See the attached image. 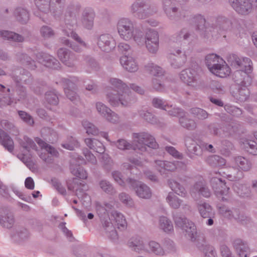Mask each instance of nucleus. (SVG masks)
Segmentation results:
<instances>
[{
    "mask_svg": "<svg viewBox=\"0 0 257 257\" xmlns=\"http://www.w3.org/2000/svg\"><path fill=\"white\" fill-rule=\"evenodd\" d=\"M163 249L168 252L175 251V246L174 242L170 239H166L163 244Z\"/></svg>",
    "mask_w": 257,
    "mask_h": 257,
    "instance_id": "nucleus-58",
    "label": "nucleus"
},
{
    "mask_svg": "<svg viewBox=\"0 0 257 257\" xmlns=\"http://www.w3.org/2000/svg\"><path fill=\"white\" fill-rule=\"evenodd\" d=\"M162 110H164L165 112H167L168 113L173 116L180 117L185 112L182 109L179 108H172V105H164L162 103Z\"/></svg>",
    "mask_w": 257,
    "mask_h": 257,
    "instance_id": "nucleus-38",
    "label": "nucleus"
},
{
    "mask_svg": "<svg viewBox=\"0 0 257 257\" xmlns=\"http://www.w3.org/2000/svg\"><path fill=\"white\" fill-rule=\"evenodd\" d=\"M118 32L120 37L125 40H130L133 36V24L127 19H121L117 25Z\"/></svg>",
    "mask_w": 257,
    "mask_h": 257,
    "instance_id": "nucleus-12",
    "label": "nucleus"
},
{
    "mask_svg": "<svg viewBox=\"0 0 257 257\" xmlns=\"http://www.w3.org/2000/svg\"><path fill=\"white\" fill-rule=\"evenodd\" d=\"M217 209L219 213L223 217L232 220L236 216L238 209L235 208H229L220 203H217L216 205Z\"/></svg>",
    "mask_w": 257,
    "mask_h": 257,
    "instance_id": "nucleus-20",
    "label": "nucleus"
},
{
    "mask_svg": "<svg viewBox=\"0 0 257 257\" xmlns=\"http://www.w3.org/2000/svg\"><path fill=\"white\" fill-rule=\"evenodd\" d=\"M14 222L13 216L12 215H7L3 216H0V223L4 227L10 228Z\"/></svg>",
    "mask_w": 257,
    "mask_h": 257,
    "instance_id": "nucleus-49",
    "label": "nucleus"
},
{
    "mask_svg": "<svg viewBox=\"0 0 257 257\" xmlns=\"http://www.w3.org/2000/svg\"><path fill=\"white\" fill-rule=\"evenodd\" d=\"M136 184V191L138 196L142 198H149L151 196V192L150 188L146 185L135 182Z\"/></svg>",
    "mask_w": 257,
    "mask_h": 257,
    "instance_id": "nucleus-32",
    "label": "nucleus"
},
{
    "mask_svg": "<svg viewBox=\"0 0 257 257\" xmlns=\"http://www.w3.org/2000/svg\"><path fill=\"white\" fill-rule=\"evenodd\" d=\"M183 4H176L172 0H163V10L169 20L178 22L187 17L189 12Z\"/></svg>",
    "mask_w": 257,
    "mask_h": 257,
    "instance_id": "nucleus-4",
    "label": "nucleus"
},
{
    "mask_svg": "<svg viewBox=\"0 0 257 257\" xmlns=\"http://www.w3.org/2000/svg\"><path fill=\"white\" fill-rule=\"evenodd\" d=\"M147 69L150 74L152 75V84L153 88L156 90H159L161 88V80L160 74V67L154 64H151L147 66Z\"/></svg>",
    "mask_w": 257,
    "mask_h": 257,
    "instance_id": "nucleus-22",
    "label": "nucleus"
},
{
    "mask_svg": "<svg viewBox=\"0 0 257 257\" xmlns=\"http://www.w3.org/2000/svg\"><path fill=\"white\" fill-rule=\"evenodd\" d=\"M173 219L176 227L181 228L186 238L195 241L197 237V229L194 223L189 221L185 216L176 212L173 214Z\"/></svg>",
    "mask_w": 257,
    "mask_h": 257,
    "instance_id": "nucleus-5",
    "label": "nucleus"
},
{
    "mask_svg": "<svg viewBox=\"0 0 257 257\" xmlns=\"http://www.w3.org/2000/svg\"><path fill=\"white\" fill-rule=\"evenodd\" d=\"M83 154L85 157L86 160L91 163L94 164L96 162L95 157L90 152L89 150L87 149L84 150L83 151Z\"/></svg>",
    "mask_w": 257,
    "mask_h": 257,
    "instance_id": "nucleus-64",
    "label": "nucleus"
},
{
    "mask_svg": "<svg viewBox=\"0 0 257 257\" xmlns=\"http://www.w3.org/2000/svg\"><path fill=\"white\" fill-rule=\"evenodd\" d=\"M35 141L41 148L42 152L39 154V156L44 161L49 162L51 160L49 155L51 156H57L58 155V152L54 148L47 144L40 138H36Z\"/></svg>",
    "mask_w": 257,
    "mask_h": 257,
    "instance_id": "nucleus-14",
    "label": "nucleus"
},
{
    "mask_svg": "<svg viewBox=\"0 0 257 257\" xmlns=\"http://www.w3.org/2000/svg\"><path fill=\"white\" fill-rule=\"evenodd\" d=\"M171 66L175 69L182 67L186 63L187 56L185 52L180 49L175 50L173 53H171L169 57Z\"/></svg>",
    "mask_w": 257,
    "mask_h": 257,
    "instance_id": "nucleus-13",
    "label": "nucleus"
},
{
    "mask_svg": "<svg viewBox=\"0 0 257 257\" xmlns=\"http://www.w3.org/2000/svg\"><path fill=\"white\" fill-rule=\"evenodd\" d=\"M85 142L88 147L98 153L101 154L104 152L103 144L97 140L86 139L85 140Z\"/></svg>",
    "mask_w": 257,
    "mask_h": 257,
    "instance_id": "nucleus-34",
    "label": "nucleus"
},
{
    "mask_svg": "<svg viewBox=\"0 0 257 257\" xmlns=\"http://www.w3.org/2000/svg\"><path fill=\"white\" fill-rule=\"evenodd\" d=\"M112 91L107 94V99L110 104L113 106H117L120 103L126 106L130 101L129 88L125 84L117 79L112 78L110 80Z\"/></svg>",
    "mask_w": 257,
    "mask_h": 257,
    "instance_id": "nucleus-2",
    "label": "nucleus"
},
{
    "mask_svg": "<svg viewBox=\"0 0 257 257\" xmlns=\"http://www.w3.org/2000/svg\"><path fill=\"white\" fill-rule=\"evenodd\" d=\"M165 150L171 155L174 157L182 159H183V155L177 151L175 148L172 146H167L165 147Z\"/></svg>",
    "mask_w": 257,
    "mask_h": 257,
    "instance_id": "nucleus-60",
    "label": "nucleus"
},
{
    "mask_svg": "<svg viewBox=\"0 0 257 257\" xmlns=\"http://www.w3.org/2000/svg\"><path fill=\"white\" fill-rule=\"evenodd\" d=\"M234 161L235 165L241 171L248 172L251 170L252 167V164L250 160L242 157L237 156L234 158Z\"/></svg>",
    "mask_w": 257,
    "mask_h": 257,
    "instance_id": "nucleus-27",
    "label": "nucleus"
},
{
    "mask_svg": "<svg viewBox=\"0 0 257 257\" xmlns=\"http://www.w3.org/2000/svg\"><path fill=\"white\" fill-rule=\"evenodd\" d=\"M19 114L21 118L26 122L31 125L34 123V120L32 117L25 111H19Z\"/></svg>",
    "mask_w": 257,
    "mask_h": 257,
    "instance_id": "nucleus-62",
    "label": "nucleus"
},
{
    "mask_svg": "<svg viewBox=\"0 0 257 257\" xmlns=\"http://www.w3.org/2000/svg\"><path fill=\"white\" fill-rule=\"evenodd\" d=\"M166 201L170 206L174 209H178L183 202L182 200L179 199L172 192L168 193L166 197Z\"/></svg>",
    "mask_w": 257,
    "mask_h": 257,
    "instance_id": "nucleus-41",
    "label": "nucleus"
},
{
    "mask_svg": "<svg viewBox=\"0 0 257 257\" xmlns=\"http://www.w3.org/2000/svg\"><path fill=\"white\" fill-rule=\"evenodd\" d=\"M180 79L190 86H194L196 83V72L193 69H186L180 73Z\"/></svg>",
    "mask_w": 257,
    "mask_h": 257,
    "instance_id": "nucleus-19",
    "label": "nucleus"
},
{
    "mask_svg": "<svg viewBox=\"0 0 257 257\" xmlns=\"http://www.w3.org/2000/svg\"><path fill=\"white\" fill-rule=\"evenodd\" d=\"M16 14L18 15L17 17H19L20 18H17L19 21L26 22L29 20V16L28 12L24 9H18L16 10Z\"/></svg>",
    "mask_w": 257,
    "mask_h": 257,
    "instance_id": "nucleus-56",
    "label": "nucleus"
},
{
    "mask_svg": "<svg viewBox=\"0 0 257 257\" xmlns=\"http://www.w3.org/2000/svg\"><path fill=\"white\" fill-rule=\"evenodd\" d=\"M204 257H216V253L212 246L205 245L203 249Z\"/></svg>",
    "mask_w": 257,
    "mask_h": 257,
    "instance_id": "nucleus-57",
    "label": "nucleus"
},
{
    "mask_svg": "<svg viewBox=\"0 0 257 257\" xmlns=\"http://www.w3.org/2000/svg\"><path fill=\"white\" fill-rule=\"evenodd\" d=\"M227 61L232 68L236 69L250 70L252 69V62L248 58H241L235 54H230L227 56Z\"/></svg>",
    "mask_w": 257,
    "mask_h": 257,
    "instance_id": "nucleus-10",
    "label": "nucleus"
},
{
    "mask_svg": "<svg viewBox=\"0 0 257 257\" xmlns=\"http://www.w3.org/2000/svg\"><path fill=\"white\" fill-rule=\"evenodd\" d=\"M146 47L152 53H155L159 48V35L156 31H150L147 34Z\"/></svg>",
    "mask_w": 257,
    "mask_h": 257,
    "instance_id": "nucleus-18",
    "label": "nucleus"
},
{
    "mask_svg": "<svg viewBox=\"0 0 257 257\" xmlns=\"http://www.w3.org/2000/svg\"><path fill=\"white\" fill-rule=\"evenodd\" d=\"M224 177L231 181H237L241 180L244 177V174L237 167H229L223 172Z\"/></svg>",
    "mask_w": 257,
    "mask_h": 257,
    "instance_id": "nucleus-24",
    "label": "nucleus"
},
{
    "mask_svg": "<svg viewBox=\"0 0 257 257\" xmlns=\"http://www.w3.org/2000/svg\"><path fill=\"white\" fill-rule=\"evenodd\" d=\"M185 145L187 155L190 158L194 159L195 156H199L202 155V145H198L194 140L190 138L187 139L185 141Z\"/></svg>",
    "mask_w": 257,
    "mask_h": 257,
    "instance_id": "nucleus-15",
    "label": "nucleus"
},
{
    "mask_svg": "<svg viewBox=\"0 0 257 257\" xmlns=\"http://www.w3.org/2000/svg\"><path fill=\"white\" fill-rule=\"evenodd\" d=\"M94 16L93 12L91 10L84 12L82 23L88 29H91L93 26Z\"/></svg>",
    "mask_w": 257,
    "mask_h": 257,
    "instance_id": "nucleus-42",
    "label": "nucleus"
},
{
    "mask_svg": "<svg viewBox=\"0 0 257 257\" xmlns=\"http://www.w3.org/2000/svg\"><path fill=\"white\" fill-rule=\"evenodd\" d=\"M232 8L239 14L246 15L257 7V0H228Z\"/></svg>",
    "mask_w": 257,
    "mask_h": 257,
    "instance_id": "nucleus-7",
    "label": "nucleus"
},
{
    "mask_svg": "<svg viewBox=\"0 0 257 257\" xmlns=\"http://www.w3.org/2000/svg\"><path fill=\"white\" fill-rule=\"evenodd\" d=\"M197 208L200 215L203 218H206L214 215L211 206L207 203L204 202L198 204Z\"/></svg>",
    "mask_w": 257,
    "mask_h": 257,
    "instance_id": "nucleus-31",
    "label": "nucleus"
},
{
    "mask_svg": "<svg viewBox=\"0 0 257 257\" xmlns=\"http://www.w3.org/2000/svg\"><path fill=\"white\" fill-rule=\"evenodd\" d=\"M37 57L38 62L47 67L53 69H57L59 67V62L52 56L46 54L42 55L41 54H39Z\"/></svg>",
    "mask_w": 257,
    "mask_h": 257,
    "instance_id": "nucleus-26",
    "label": "nucleus"
},
{
    "mask_svg": "<svg viewBox=\"0 0 257 257\" xmlns=\"http://www.w3.org/2000/svg\"><path fill=\"white\" fill-rule=\"evenodd\" d=\"M191 21L194 24L196 29L202 37L206 39L210 38L211 22L206 23L204 17L201 14L193 15Z\"/></svg>",
    "mask_w": 257,
    "mask_h": 257,
    "instance_id": "nucleus-9",
    "label": "nucleus"
},
{
    "mask_svg": "<svg viewBox=\"0 0 257 257\" xmlns=\"http://www.w3.org/2000/svg\"><path fill=\"white\" fill-rule=\"evenodd\" d=\"M205 183L203 181L196 182L190 189V194L194 199H197L204 188Z\"/></svg>",
    "mask_w": 257,
    "mask_h": 257,
    "instance_id": "nucleus-39",
    "label": "nucleus"
},
{
    "mask_svg": "<svg viewBox=\"0 0 257 257\" xmlns=\"http://www.w3.org/2000/svg\"><path fill=\"white\" fill-rule=\"evenodd\" d=\"M134 145H130L125 140L121 139L117 142V147L120 150H134L137 149L141 153L146 151L147 146L155 149L158 147L154 138L146 133L135 134L134 135Z\"/></svg>",
    "mask_w": 257,
    "mask_h": 257,
    "instance_id": "nucleus-1",
    "label": "nucleus"
},
{
    "mask_svg": "<svg viewBox=\"0 0 257 257\" xmlns=\"http://www.w3.org/2000/svg\"><path fill=\"white\" fill-rule=\"evenodd\" d=\"M120 62L123 67L130 72H134L137 70V65L133 58L127 56L121 57Z\"/></svg>",
    "mask_w": 257,
    "mask_h": 257,
    "instance_id": "nucleus-29",
    "label": "nucleus"
},
{
    "mask_svg": "<svg viewBox=\"0 0 257 257\" xmlns=\"http://www.w3.org/2000/svg\"><path fill=\"white\" fill-rule=\"evenodd\" d=\"M232 245L239 257H248L250 248L246 241L236 238L233 241Z\"/></svg>",
    "mask_w": 257,
    "mask_h": 257,
    "instance_id": "nucleus-16",
    "label": "nucleus"
},
{
    "mask_svg": "<svg viewBox=\"0 0 257 257\" xmlns=\"http://www.w3.org/2000/svg\"><path fill=\"white\" fill-rule=\"evenodd\" d=\"M69 143L64 144L62 146L63 148L69 150H73L78 146V142L72 137L70 138Z\"/></svg>",
    "mask_w": 257,
    "mask_h": 257,
    "instance_id": "nucleus-63",
    "label": "nucleus"
},
{
    "mask_svg": "<svg viewBox=\"0 0 257 257\" xmlns=\"http://www.w3.org/2000/svg\"><path fill=\"white\" fill-rule=\"evenodd\" d=\"M246 151L252 155H257V143L253 141L247 142L244 144Z\"/></svg>",
    "mask_w": 257,
    "mask_h": 257,
    "instance_id": "nucleus-52",
    "label": "nucleus"
},
{
    "mask_svg": "<svg viewBox=\"0 0 257 257\" xmlns=\"http://www.w3.org/2000/svg\"><path fill=\"white\" fill-rule=\"evenodd\" d=\"M23 147L28 151H30V149L35 150L36 145L34 142L28 137L24 138V141L22 144Z\"/></svg>",
    "mask_w": 257,
    "mask_h": 257,
    "instance_id": "nucleus-59",
    "label": "nucleus"
},
{
    "mask_svg": "<svg viewBox=\"0 0 257 257\" xmlns=\"http://www.w3.org/2000/svg\"><path fill=\"white\" fill-rule=\"evenodd\" d=\"M162 229L168 233H172L174 230L171 221L166 216H162Z\"/></svg>",
    "mask_w": 257,
    "mask_h": 257,
    "instance_id": "nucleus-48",
    "label": "nucleus"
},
{
    "mask_svg": "<svg viewBox=\"0 0 257 257\" xmlns=\"http://www.w3.org/2000/svg\"><path fill=\"white\" fill-rule=\"evenodd\" d=\"M169 187L177 195L185 197L187 195V192L184 187L179 182L174 179H169L168 182Z\"/></svg>",
    "mask_w": 257,
    "mask_h": 257,
    "instance_id": "nucleus-28",
    "label": "nucleus"
},
{
    "mask_svg": "<svg viewBox=\"0 0 257 257\" xmlns=\"http://www.w3.org/2000/svg\"><path fill=\"white\" fill-rule=\"evenodd\" d=\"M67 84L68 85V87L64 88L65 93H66L67 96L71 101H73L74 100H75L76 98L77 95L76 94V93L73 90H70L69 87L73 88L74 84L71 81H69V80L68 81V82Z\"/></svg>",
    "mask_w": 257,
    "mask_h": 257,
    "instance_id": "nucleus-55",
    "label": "nucleus"
},
{
    "mask_svg": "<svg viewBox=\"0 0 257 257\" xmlns=\"http://www.w3.org/2000/svg\"><path fill=\"white\" fill-rule=\"evenodd\" d=\"M0 140L4 147L9 152H12L14 149L13 141L11 138L2 130L0 131Z\"/></svg>",
    "mask_w": 257,
    "mask_h": 257,
    "instance_id": "nucleus-37",
    "label": "nucleus"
},
{
    "mask_svg": "<svg viewBox=\"0 0 257 257\" xmlns=\"http://www.w3.org/2000/svg\"><path fill=\"white\" fill-rule=\"evenodd\" d=\"M231 21L224 16H218L214 18L211 23L210 29V37L218 38L221 35H224L231 27Z\"/></svg>",
    "mask_w": 257,
    "mask_h": 257,
    "instance_id": "nucleus-6",
    "label": "nucleus"
},
{
    "mask_svg": "<svg viewBox=\"0 0 257 257\" xmlns=\"http://www.w3.org/2000/svg\"><path fill=\"white\" fill-rule=\"evenodd\" d=\"M232 189L234 192L240 197L247 198L251 195V191L249 186L246 184L236 182L233 184Z\"/></svg>",
    "mask_w": 257,
    "mask_h": 257,
    "instance_id": "nucleus-25",
    "label": "nucleus"
},
{
    "mask_svg": "<svg viewBox=\"0 0 257 257\" xmlns=\"http://www.w3.org/2000/svg\"><path fill=\"white\" fill-rule=\"evenodd\" d=\"M96 106L98 112L105 116L109 122L116 123L118 121V115L114 112H111V110L103 104L98 102L96 103Z\"/></svg>",
    "mask_w": 257,
    "mask_h": 257,
    "instance_id": "nucleus-17",
    "label": "nucleus"
},
{
    "mask_svg": "<svg viewBox=\"0 0 257 257\" xmlns=\"http://www.w3.org/2000/svg\"><path fill=\"white\" fill-rule=\"evenodd\" d=\"M247 86H242L238 88V92L236 94V98L240 102L246 101L249 97V91Z\"/></svg>",
    "mask_w": 257,
    "mask_h": 257,
    "instance_id": "nucleus-45",
    "label": "nucleus"
},
{
    "mask_svg": "<svg viewBox=\"0 0 257 257\" xmlns=\"http://www.w3.org/2000/svg\"><path fill=\"white\" fill-rule=\"evenodd\" d=\"M208 128L211 134L220 137H223L229 135V132L232 126L230 124H227L222 127L219 124L212 123L208 126Z\"/></svg>",
    "mask_w": 257,
    "mask_h": 257,
    "instance_id": "nucleus-21",
    "label": "nucleus"
},
{
    "mask_svg": "<svg viewBox=\"0 0 257 257\" xmlns=\"http://www.w3.org/2000/svg\"><path fill=\"white\" fill-rule=\"evenodd\" d=\"M82 125L88 135H96L98 134L97 128L90 122L85 120L82 122Z\"/></svg>",
    "mask_w": 257,
    "mask_h": 257,
    "instance_id": "nucleus-51",
    "label": "nucleus"
},
{
    "mask_svg": "<svg viewBox=\"0 0 257 257\" xmlns=\"http://www.w3.org/2000/svg\"><path fill=\"white\" fill-rule=\"evenodd\" d=\"M115 221L114 225L118 229H124L126 227V222L123 215L116 212H114L111 215V220Z\"/></svg>",
    "mask_w": 257,
    "mask_h": 257,
    "instance_id": "nucleus-36",
    "label": "nucleus"
},
{
    "mask_svg": "<svg viewBox=\"0 0 257 257\" xmlns=\"http://www.w3.org/2000/svg\"><path fill=\"white\" fill-rule=\"evenodd\" d=\"M224 109L228 113L235 116H239L242 114V110L235 106L226 104Z\"/></svg>",
    "mask_w": 257,
    "mask_h": 257,
    "instance_id": "nucleus-53",
    "label": "nucleus"
},
{
    "mask_svg": "<svg viewBox=\"0 0 257 257\" xmlns=\"http://www.w3.org/2000/svg\"><path fill=\"white\" fill-rule=\"evenodd\" d=\"M205 64L209 71L219 77L224 78L230 73V68L219 56L209 54L205 57Z\"/></svg>",
    "mask_w": 257,
    "mask_h": 257,
    "instance_id": "nucleus-3",
    "label": "nucleus"
},
{
    "mask_svg": "<svg viewBox=\"0 0 257 257\" xmlns=\"http://www.w3.org/2000/svg\"><path fill=\"white\" fill-rule=\"evenodd\" d=\"M179 121L183 127L188 130H194L197 127L196 122L193 119L189 118L185 112L179 119Z\"/></svg>",
    "mask_w": 257,
    "mask_h": 257,
    "instance_id": "nucleus-30",
    "label": "nucleus"
},
{
    "mask_svg": "<svg viewBox=\"0 0 257 257\" xmlns=\"http://www.w3.org/2000/svg\"><path fill=\"white\" fill-rule=\"evenodd\" d=\"M234 220H236L237 222L242 224H247L250 221V218L247 216L243 213H241L239 210L238 209L237 213L236 216H234Z\"/></svg>",
    "mask_w": 257,
    "mask_h": 257,
    "instance_id": "nucleus-54",
    "label": "nucleus"
},
{
    "mask_svg": "<svg viewBox=\"0 0 257 257\" xmlns=\"http://www.w3.org/2000/svg\"><path fill=\"white\" fill-rule=\"evenodd\" d=\"M210 184L216 197L221 201H227L225 196L228 194L229 188L226 186V183L222 179L214 177L210 179Z\"/></svg>",
    "mask_w": 257,
    "mask_h": 257,
    "instance_id": "nucleus-8",
    "label": "nucleus"
},
{
    "mask_svg": "<svg viewBox=\"0 0 257 257\" xmlns=\"http://www.w3.org/2000/svg\"><path fill=\"white\" fill-rule=\"evenodd\" d=\"M58 56L61 61L65 65L68 66H71L72 58L70 57V54L66 49H59L58 52Z\"/></svg>",
    "mask_w": 257,
    "mask_h": 257,
    "instance_id": "nucleus-44",
    "label": "nucleus"
},
{
    "mask_svg": "<svg viewBox=\"0 0 257 257\" xmlns=\"http://www.w3.org/2000/svg\"><path fill=\"white\" fill-rule=\"evenodd\" d=\"M128 245L133 250L140 252L144 250V242L142 238L139 236L131 238L128 242Z\"/></svg>",
    "mask_w": 257,
    "mask_h": 257,
    "instance_id": "nucleus-33",
    "label": "nucleus"
},
{
    "mask_svg": "<svg viewBox=\"0 0 257 257\" xmlns=\"http://www.w3.org/2000/svg\"><path fill=\"white\" fill-rule=\"evenodd\" d=\"M206 161L208 164L213 167L221 166L225 164V159L218 155H212L208 157Z\"/></svg>",
    "mask_w": 257,
    "mask_h": 257,
    "instance_id": "nucleus-40",
    "label": "nucleus"
},
{
    "mask_svg": "<svg viewBox=\"0 0 257 257\" xmlns=\"http://www.w3.org/2000/svg\"><path fill=\"white\" fill-rule=\"evenodd\" d=\"M191 36V33L185 29H182L176 34V41L182 42V40L188 41Z\"/></svg>",
    "mask_w": 257,
    "mask_h": 257,
    "instance_id": "nucleus-50",
    "label": "nucleus"
},
{
    "mask_svg": "<svg viewBox=\"0 0 257 257\" xmlns=\"http://www.w3.org/2000/svg\"><path fill=\"white\" fill-rule=\"evenodd\" d=\"M0 36L5 39L14 41L22 42L23 40V38L21 35L7 31L0 32Z\"/></svg>",
    "mask_w": 257,
    "mask_h": 257,
    "instance_id": "nucleus-43",
    "label": "nucleus"
},
{
    "mask_svg": "<svg viewBox=\"0 0 257 257\" xmlns=\"http://www.w3.org/2000/svg\"><path fill=\"white\" fill-rule=\"evenodd\" d=\"M70 169L71 173L77 177L82 179L87 178V174L86 172L81 168L79 165L76 166L72 165Z\"/></svg>",
    "mask_w": 257,
    "mask_h": 257,
    "instance_id": "nucleus-46",
    "label": "nucleus"
},
{
    "mask_svg": "<svg viewBox=\"0 0 257 257\" xmlns=\"http://www.w3.org/2000/svg\"><path fill=\"white\" fill-rule=\"evenodd\" d=\"M72 26L70 25L67 24V29L65 30V31L68 37H70V36L72 37L75 40H76V41L78 43V46H76L75 45L72 46L71 45L70 47H72L73 49H74L75 51H79L80 50V48L78 47H84L85 44L80 40V39L78 36V35L73 32L72 29L70 28Z\"/></svg>",
    "mask_w": 257,
    "mask_h": 257,
    "instance_id": "nucleus-35",
    "label": "nucleus"
},
{
    "mask_svg": "<svg viewBox=\"0 0 257 257\" xmlns=\"http://www.w3.org/2000/svg\"><path fill=\"white\" fill-rule=\"evenodd\" d=\"M190 112L200 120L207 118L209 115L205 110L198 107L191 108L190 109Z\"/></svg>",
    "mask_w": 257,
    "mask_h": 257,
    "instance_id": "nucleus-47",
    "label": "nucleus"
},
{
    "mask_svg": "<svg viewBox=\"0 0 257 257\" xmlns=\"http://www.w3.org/2000/svg\"><path fill=\"white\" fill-rule=\"evenodd\" d=\"M98 45L103 51L108 52L115 47L113 38L108 35H101L98 41Z\"/></svg>",
    "mask_w": 257,
    "mask_h": 257,
    "instance_id": "nucleus-23",
    "label": "nucleus"
},
{
    "mask_svg": "<svg viewBox=\"0 0 257 257\" xmlns=\"http://www.w3.org/2000/svg\"><path fill=\"white\" fill-rule=\"evenodd\" d=\"M252 68L250 70L245 69H237L233 74V79L238 85L242 86H248L252 82V77L250 75Z\"/></svg>",
    "mask_w": 257,
    "mask_h": 257,
    "instance_id": "nucleus-11",
    "label": "nucleus"
},
{
    "mask_svg": "<svg viewBox=\"0 0 257 257\" xmlns=\"http://www.w3.org/2000/svg\"><path fill=\"white\" fill-rule=\"evenodd\" d=\"M211 88L218 93H223L225 92V87L220 82L213 81L211 83Z\"/></svg>",
    "mask_w": 257,
    "mask_h": 257,
    "instance_id": "nucleus-61",
    "label": "nucleus"
}]
</instances>
